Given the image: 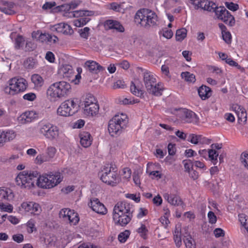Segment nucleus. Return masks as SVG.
<instances>
[{"mask_svg": "<svg viewBox=\"0 0 248 248\" xmlns=\"http://www.w3.org/2000/svg\"><path fill=\"white\" fill-rule=\"evenodd\" d=\"M134 207L132 204L125 201L118 202L114 206L112 218L115 225L125 226L133 217Z\"/></svg>", "mask_w": 248, "mask_h": 248, "instance_id": "nucleus-1", "label": "nucleus"}, {"mask_svg": "<svg viewBox=\"0 0 248 248\" xmlns=\"http://www.w3.org/2000/svg\"><path fill=\"white\" fill-rule=\"evenodd\" d=\"M71 92V85L65 81H61L52 84L47 89V96L54 101L67 96Z\"/></svg>", "mask_w": 248, "mask_h": 248, "instance_id": "nucleus-2", "label": "nucleus"}, {"mask_svg": "<svg viewBox=\"0 0 248 248\" xmlns=\"http://www.w3.org/2000/svg\"><path fill=\"white\" fill-rule=\"evenodd\" d=\"M157 19V16L155 12L146 8L139 10L135 16V22L145 28L156 25Z\"/></svg>", "mask_w": 248, "mask_h": 248, "instance_id": "nucleus-3", "label": "nucleus"}, {"mask_svg": "<svg viewBox=\"0 0 248 248\" xmlns=\"http://www.w3.org/2000/svg\"><path fill=\"white\" fill-rule=\"evenodd\" d=\"M62 180V177L59 172L44 173L37 176L36 185L43 189H50L59 184Z\"/></svg>", "mask_w": 248, "mask_h": 248, "instance_id": "nucleus-4", "label": "nucleus"}, {"mask_svg": "<svg viewBox=\"0 0 248 248\" xmlns=\"http://www.w3.org/2000/svg\"><path fill=\"white\" fill-rule=\"evenodd\" d=\"M38 173L37 171H20L15 179L16 184L21 188L30 189L35 186Z\"/></svg>", "mask_w": 248, "mask_h": 248, "instance_id": "nucleus-5", "label": "nucleus"}, {"mask_svg": "<svg viewBox=\"0 0 248 248\" xmlns=\"http://www.w3.org/2000/svg\"><path fill=\"white\" fill-rule=\"evenodd\" d=\"M28 86V83L24 78L16 77L10 79L7 85L4 88L5 93L14 95L24 92Z\"/></svg>", "mask_w": 248, "mask_h": 248, "instance_id": "nucleus-6", "label": "nucleus"}, {"mask_svg": "<svg viewBox=\"0 0 248 248\" xmlns=\"http://www.w3.org/2000/svg\"><path fill=\"white\" fill-rule=\"evenodd\" d=\"M38 134L49 140H57L60 136V129L56 125L48 122L39 123L38 128Z\"/></svg>", "mask_w": 248, "mask_h": 248, "instance_id": "nucleus-7", "label": "nucleus"}, {"mask_svg": "<svg viewBox=\"0 0 248 248\" xmlns=\"http://www.w3.org/2000/svg\"><path fill=\"white\" fill-rule=\"evenodd\" d=\"M78 110L77 103L74 98H70L62 102L57 110L58 115L68 117L75 114Z\"/></svg>", "mask_w": 248, "mask_h": 248, "instance_id": "nucleus-8", "label": "nucleus"}, {"mask_svg": "<svg viewBox=\"0 0 248 248\" xmlns=\"http://www.w3.org/2000/svg\"><path fill=\"white\" fill-rule=\"evenodd\" d=\"M115 169L110 167H105L102 170L100 179L108 185L115 186L120 182V178Z\"/></svg>", "mask_w": 248, "mask_h": 248, "instance_id": "nucleus-9", "label": "nucleus"}, {"mask_svg": "<svg viewBox=\"0 0 248 248\" xmlns=\"http://www.w3.org/2000/svg\"><path fill=\"white\" fill-rule=\"evenodd\" d=\"M215 12L217 17L226 24L231 27L234 25V17L224 7H217L215 10Z\"/></svg>", "mask_w": 248, "mask_h": 248, "instance_id": "nucleus-10", "label": "nucleus"}, {"mask_svg": "<svg viewBox=\"0 0 248 248\" xmlns=\"http://www.w3.org/2000/svg\"><path fill=\"white\" fill-rule=\"evenodd\" d=\"M59 217L64 221H68L71 225H76L79 220L78 214L69 208L62 209L59 212Z\"/></svg>", "mask_w": 248, "mask_h": 248, "instance_id": "nucleus-11", "label": "nucleus"}, {"mask_svg": "<svg viewBox=\"0 0 248 248\" xmlns=\"http://www.w3.org/2000/svg\"><path fill=\"white\" fill-rule=\"evenodd\" d=\"M56 152L57 149L55 147L48 146L45 154H39L36 156L35 162L37 164H41L44 162L50 161L55 157Z\"/></svg>", "mask_w": 248, "mask_h": 248, "instance_id": "nucleus-12", "label": "nucleus"}, {"mask_svg": "<svg viewBox=\"0 0 248 248\" xmlns=\"http://www.w3.org/2000/svg\"><path fill=\"white\" fill-rule=\"evenodd\" d=\"M32 37L42 43H55L58 40V38L55 35H51L47 33H42L40 31H34L32 33Z\"/></svg>", "mask_w": 248, "mask_h": 248, "instance_id": "nucleus-13", "label": "nucleus"}, {"mask_svg": "<svg viewBox=\"0 0 248 248\" xmlns=\"http://www.w3.org/2000/svg\"><path fill=\"white\" fill-rule=\"evenodd\" d=\"M20 209L33 215H38L41 211L39 204L32 202H23L21 205Z\"/></svg>", "mask_w": 248, "mask_h": 248, "instance_id": "nucleus-14", "label": "nucleus"}, {"mask_svg": "<svg viewBox=\"0 0 248 248\" xmlns=\"http://www.w3.org/2000/svg\"><path fill=\"white\" fill-rule=\"evenodd\" d=\"M230 109L235 113L239 123H244L247 122V113L243 106L238 104H233L232 105Z\"/></svg>", "mask_w": 248, "mask_h": 248, "instance_id": "nucleus-15", "label": "nucleus"}, {"mask_svg": "<svg viewBox=\"0 0 248 248\" xmlns=\"http://www.w3.org/2000/svg\"><path fill=\"white\" fill-rule=\"evenodd\" d=\"M89 205L93 211L97 214L104 215L108 212V210L105 206L97 198L91 199Z\"/></svg>", "mask_w": 248, "mask_h": 248, "instance_id": "nucleus-16", "label": "nucleus"}, {"mask_svg": "<svg viewBox=\"0 0 248 248\" xmlns=\"http://www.w3.org/2000/svg\"><path fill=\"white\" fill-rule=\"evenodd\" d=\"M38 117V113L35 111L31 110L22 113L18 118V120L21 124H26L37 120Z\"/></svg>", "mask_w": 248, "mask_h": 248, "instance_id": "nucleus-17", "label": "nucleus"}, {"mask_svg": "<svg viewBox=\"0 0 248 248\" xmlns=\"http://www.w3.org/2000/svg\"><path fill=\"white\" fill-rule=\"evenodd\" d=\"M51 30L65 35H71L74 33L72 27L65 23H60L54 25L51 27Z\"/></svg>", "mask_w": 248, "mask_h": 248, "instance_id": "nucleus-18", "label": "nucleus"}, {"mask_svg": "<svg viewBox=\"0 0 248 248\" xmlns=\"http://www.w3.org/2000/svg\"><path fill=\"white\" fill-rule=\"evenodd\" d=\"M86 11H78L74 12V16H80L78 18L74 20L73 23L74 26L77 27H81L86 25L90 20L89 17L82 16V15L86 14Z\"/></svg>", "mask_w": 248, "mask_h": 248, "instance_id": "nucleus-19", "label": "nucleus"}, {"mask_svg": "<svg viewBox=\"0 0 248 248\" xmlns=\"http://www.w3.org/2000/svg\"><path fill=\"white\" fill-rule=\"evenodd\" d=\"M15 195L12 189L7 187L0 188V202H10L14 199Z\"/></svg>", "mask_w": 248, "mask_h": 248, "instance_id": "nucleus-20", "label": "nucleus"}, {"mask_svg": "<svg viewBox=\"0 0 248 248\" xmlns=\"http://www.w3.org/2000/svg\"><path fill=\"white\" fill-rule=\"evenodd\" d=\"M84 67L94 74H98L100 72L104 71L105 68L94 61L89 60L84 63Z\"/></svg>", "mask_w": 248, "mask_h": 248, "instance_id": "nucleus-21", "label": "nucleus"}, {"mask_svg": "<svg viewBox=\"0 0 248 248\" xmlns=\"http://www.w3.org/2000/svg\"><path fill=\"white\" fill-rule=\"evenodd\" d=\"M124 129L121 126V124L114 122L112 119H111L108 123V131L112 137H114L120 135Z\"/></svg>", "mask_w": 248, "mask_h": 248, "instance_id": "nucleus-22", "label": "nucleus"}, {"mask_svg": "<svg viewBox=\"0 0 248 248\" xmlns=\"http://www.w3.org/2000/svg\"><path fill=\"white\" fill-rule=\"evenodd\" d=\"M59 74L63 78L71 80V78L74 76V71L71 65L65 64L59 69Z\"/></svg>", "mask_w": 248, "mask_h": 248, "instance_id": "nucleus-23", "label": "nucleus"}, {"mask_svg": "<svg viewBox=\"0 0 248 248\" xmlns=\"http://www.w3.org/2000/svg\"><path fill=\"white\" fill-rule=\"evenodd\" d=\"M104 26L107 29L115 30L116 31L119 32L124 31V28L123 26L116 20H108L105 21Z\"/></svg>", "mask_w": 248, "mask_h": 248, "instance_id": "nucleus-24", "label": "nucleus"}, {"mask_svg": "<svg viewBox=\"0 0 248 248\" xmlns=\"http://www.w3.org/2000/svg\"><path fill=\"white\" fill-rule=\"evenodd\" d=\"M78 136L82 146L87 148L91 145L93 139L90 133L86 131H81L79 133Z\"/></svg>", "mask_w": 248, "mask_h": 248, "instance_id": "nucleus-25", "label": "nucleus"}, {"mask_svg": "<svg viewBox=\"0 0 248 248\" xmlns=\"http://www.w3.org/2000/svg\"><path fill=\"white\" fill-rule=\"evenodd\" d=\"M163 197L171 205L178 206L182 203V201L180 197L176 194L165 193Z\"/></svg>", "mask_w": 248, "mask_h": 248, "instance_id": "nucleus-26", "label": "nucleus"}, {"mask_svg": "<svg viewBox=\"0 0 248 248\" xmlns=\"http://www.w3.org/2000/svg\"><path fill=\"white\" fill-rule=\"evenodd\" d=\"M143 80L147 90L156 83L155 76L151 72L144 73Z\"/></svg>", "mask_w": 248, "mask_h": 248, "instance_id": "nucleus-27", "label": "nucleus"}, {"mask_svg": "<svg viewBox=\"0 0 248 248\" xmlns=\"http://www.w3.org/2000/svg\"><path fill=\"white\" fill-rule=\"evenodd\" d=\"M114 122L118 123L119 125L123 128H125L128 122V119L127 115L123 113L116 114L112 118Z\"/></svg>", "mask_w": 248, "mask_h": 248, "instance_id": "nucleus-28", "label": "nucleus"}, {"mask_svg": "<svg viewBox=\"0 0 248 248\" xmlns=\"http://www.w3.org/2000/svg\"><path fill=\"white\" fill-rule=\"evenodd\" d=\"M83 108L85 114L89 116H95L98 113L99 106L97 103L89 106L83 107Z\"/></svg>", "mask_w": 248, "mask_h": 248, "instance_id": "nucleus-29", "label": "nucleus"}, {"mask_svg": "<svg viewBox=\"0 0 248 248\" xmlns=\"http://www.w3.org/2000/svg\"><path fill=\"white\" fill-rule=\"evenodd\" d=\"M198 91L200 97L203 100L209 98L212 95L211 89L206 85L200 87Z\"/></svg>", "mask_w": 248, "mask_h": 248, "instance_id": "nucleus-30", "label": "nucleus"}, {"mask_svg": "<svg viewBox=\"0 0 248 248\" xmlns=\"http://www.w3.org/2000/svg\"><path fill=\"white\" fill-rule=\"evenodd\" d=\"M164 90L163 84L159 82L157 84L155 83L147 90L148 93L150 94H153L155 96H160L162 95V93Z\"/></svg>", "mask_w": 248, "mask_h": 248, "instance_id": "nucleus-31", "label": "nucleus"}, {"mask_svg": "<svg viewBox=\"0 0 248 248\" xmlns=\"http://www.w3.org/2000/svg\"><path fill=\"white\" fill-rule=\"evenodd\" d=\"M181 232V225L177 224L176 225L175 229L173 232V240L176 246L179 248L182 245V236Z\"/></svg>", "mask_w": 248, "mask_h": 248, "instance_id": "nucleus-32", "label": "nucleus"}, {"mask_svg": "<svg viewBox=\"0 0 248 248\" xmlns=\"http://www.w3.org/2000/svg\"><path fill=\"white\" fill-rule=\"evenodd\" d=\"M218 27L221 31L223 39L226 43H230L232 40V35L230 31H227L226 27L222 23H219Z\"/></svg>", "mask_w": 248, "mask_h": 248, "instance_id": "nucleus-33", "label": "nucleus"}, {"mask_svg": "<svg viewBox=\"0 0 248 248\" xmlns=\"http://www.w3.org/2000/svg\"><path fill=\"white\" fill-rule=\"evenodd\" d=\"M31 81L34 84V87L37 89L40 88L44 83L43 78L39 74H33L31 76Z\"/></svg>", "mask_w": 248, "mask_h": 248, "instance_id": "nucleus-34", "label": "nucleus"}, {"mask_svg": "<svg viewBox=\"0 0 248 248\" xmlns=\"http://www.w3.org/2000/svg\"><path fill=\"white\" fill-rule=\"evenodd\" d=\"M195 9L202 8L207 11H211L210 2L208 0H198L196 4H193Z\"/></svg>", "mask_w": 248, "mask_h": 248, "instance_id": "nucleus-35", "label": "nucleus"}, {"mask_svg": "<svg viewBox=\"0 0 248 248\" xmlns=\"http://www.w3.org/2000/svg\"><path fill=\"white\" fill-rule=\"evenodd\" d=\"M185 118L184 120L187 123H193L196 121V114L191 110L184 109Z\"/></svg>", "mask_w": 248, "mask_h": 248, "instance_id": "nucleus-36", "label": "nucleus"}, {"mask_svg": "<svg viewBox=\"0 0 248 248\" xmlns=\"http://www.w3.org/2000/svg\"><path fill=\"white\" fill-rule=\"evenodd\" d=\"M97 103V101L95 97L93 94L88 93L85 96L83 99L82 106L85 107Z\"/></svg>", "mask_w": 248, "mask_h": 248, "instance_id": "nucleus-37", "label": "nucleus"}, {"mask_svg": "<svg viewBox=\"0 0 248 248\" xmlns=\"http://www.w3.org/2000/svg\"><path fill=\"white\" fill-rule=\"evenodd\" d=\"M218 153L214 149H208L207 160H210L214 165H216L218 162Z\"/></svg>", "mask_w": 248, "mask_h": 248, "instance_id": "nucleus-38", "label": "nucleus"}, {"mask_svg": "<svg viewBox=\"0 0 248 248\" xmlns=\"http://www.w3.org/2000/svg\"><path fill=\"white\" fill-rule=\"evenodd\" d=\"M5 142L14 140L16 137V132L12 130L1 131Z\"/></svg>", "mask_w": 248, "mask_h": 248, "instance_id": "nucleus-39", "label": "nucleus"}, {"mask_svg": "<svg viewBox=\"0 0 248 248\" xmlns=\"http://www.w3.org/2000/svg\"><path fill=\"white\" fill-rule=\"evenodd\" d=\"M130 91L131 93L136 96L140 97H142L143 96V91L138 87L136 85V83L133 81H132L131 83Z\"/></svg>", "mask_w": 248, "mask_h": 248, "instance_id": "nucleus-40", "label": "nucleus"}, {"mask_svg": "<svg viewBox=\"0 0 248 248\" xmlns=\"http://www.w3.org/2000/svg\"><path fill=\"white\" fill-rule=\"evenodd\" d=\"M238 218L241 226L248 232V216L245 214H239L238 215Z\"/></svg>", "mask_w": 248, "mask_h": 248, "instance_id": "nucleus-41", "label": "nucleus"}, {"mask_svg": "<svg viewBox=\"0 0 248 248\" xmlns=\"http://www.w3.org/2000/svg\"><path fill=\"white\" fill-rule=\"evenodd\" d=\"M184 242L186 248H196L195 242L191 236H187V237L184 239Z\"/></svg>", "mask_w": 248, "mask_h": 248, "instance_id": "nucleus-42", "label": "nucleus"}, {"mask_svg": "<svg viewBox=\"0 0 248 248\" xmlns=\"http://www.w3.org/2000/svg\"><path fill=\"white\" fill-rule=\"evenodd\" d=\"M187 31L184 28L177 30L176 32V39L177 41L183 40L186 36Z\"/></svg>", "mask_w": 248, "mask_h": 248, "instance_id": "nucleus-43", "label": "nucleus"}, {"mask_svg": "<svg viewBox=\"0 0 248 248\" xmlns=\"http://www.w3.org/2000/svg\"><path fill=\"white\" fill-rule=\"evenodd\" d=\"M27 231L28 233H31L34 231H36L35 227V221L34 220L31 219L26 223Z\"/></svg>", "mask_w": 248, "mask_h": 248, "instance_id": "nucleus-44", "label": "nucleus"}, {"mask_svg": "<svg viewBox=\"0 0 248 248\" xmlns=\"http://www.w3.org/2000/svg\"><path fill=\"white\" fill-rule=\"evenodd\" d=\"M240 161L244 167L248 170V151L244 152L241 154Z\"/></svg>", "mask_w": 248, "mask_h": 248, "instance_id": "nucleus-45", "label": "nucleus"}, {"mask_svg": "<svg viewBox=\"0 0 248 248\" xmlns=\"http://www.w3.org/2000/svg\"><path fill=\"white\" fill-rule=\"evenodd\" d=\"M181 76L186 80L190 82H194L195 81V76L194 74L188 72H182Z\"/></svg>", "mask_w": 248, "mask_h": 248, "instance_id": "nucleus-46", "label": "nucleus"}, {"mask_svg": "<svg viewBox=\"0 0 248 248\" xmlns=\"http://www.w3.org/2000/svg\"><path fill=\"white\" fill-rule=\"evenodd\" d=\"M24 37L21 35H18L15 39V48L19 49L22 47L25 43Z\"/></svg>", "mask_w": 248, "mask_h": 248, "instance_id": "nucleus-47", "label": "nucleus"}, {"mask_svg": "<svg viewBox=\"0 0 248 248\" xmlns=\"http://www.w3.org/2000/svg\"><path fill=\"white\" fill-rule=\"evenodd\" d=\"M137 232L143 239L147 238L148 230L144 224H141V226L137 229Z\"/></svg>", "mask_w": 248, "mask_h": 248, "instance_id": "nucleus-48", "label": "nucleus"}, {"mask_svg": "<svg viewBox=\"0 0 248 248\" xmlns=\"http://www.w3.org/2000/svg\"><path fill=\"white\" fill-rule=\"evenodd\" d=\"M13 209V206L10 204L4 203V202H0V211L7 212L11 213Z\"/></svg>", "mask_w": 248, "mask_h": 248, "instance_id": "nucleus-49", "label": "nucleus"}, {"mask_svg": "<svg viewBox=\"0 0 248 248\" xmlns=\"http://www.w3.org/2000/svg\"><path fill=\"white\" fill-rule=\"evenodd\" d=\"M130 234V232L129 231L125 230L119 234L118 240L121 243H124L129 237Z\"/></svg>", "mask_w": 248, "mask_h": 248, "instance_id": "nucleus-50", "label": "nucleus"}, {"mask_svg": "<svg viewBox=\"0 0 248 248\" xmlns=\"http://www.w3.org/2000/svg\"><path fill=\"white\" fill-rule=\"evenodd\" d=\"M123 178L124 179L125 181H128L129 179L131 178V170L129 168H124L122 170V174Z\"/></svg>", "mask_w": 248, "mask_h": 248, "instance_id": "nucleus-51", "label": "nucleus"}, {"mask_svg": "<svg viewBox=\"0 0 248 248\" xmlns=\"http://www.w3.org/2000/svg\"><path fill=\"white\" fill-rule=\"evenodd\" d=\"M123 104L129 105V104H134L140 102V100L138 99H135L133 97L130 98H124L120 101Z\"/></svg>", "mask_w": 248, "mask_h": 248, "instance_id": "nucleus-52", "label": "nucleus"}, {"mask_svg": "<svg viewBox=\"0 0 248 248\" xmlns=\"http://www.w3.org/2000/svg\"><path fill=\"white\" fill-rule=\"evenodd\" d=\"M208 69L210 73H215L217 75H220L222 73L221 69L216 66L210 65L208 66Z\"/></svg>", "mask_w": 248, "mask_h": 248, "instance_id": "nucleus-53", "label": "nucleus"}, {"mask_svg": "<svg viewBox=\"0 0 248 248\" xmlns=\"http://www.w3.org/2000/svg\"><path fill=\"white\" fill-rule=\"evenodd\" d=\"M90 28L86 27L79 31V34L81 37L87 39L89 37Z\"/></svg>", "mask_w": 248, "mask_h": 248, "instance_id": "nucleus-54", "label": "nucleus"}, {"mask_svg": "<svg viewBox=\"0 0 248 248\" xmlns=\"http://www.w3.org/2000/svg\"><path fill=\"white\" fill-rule=\"evenodd\" d=\"M225 4L228 9L232 11H236L239 8L238 5L232 2H226Z\"/></svg>", "mask_w": 248, "mask_h": 248, "instance_id": "nucleus-55", "label": "nucleus"}, {"mask_svg": "<svg viewBox=\"0 0 248 248\" xmlns=\"http://www.w3.org/2000/svg\"><path fill=\"white\" fill-rule=\"evenodd\" d=\"M209 222L211 224H215L217 221V218L214 213L209 211L207 214Z\"/></svg>", "mask_w": 248, "mask_h": 248, "instance_id": "nucleus-56", "label": "nucleus"}, {"mask_svg": "<svg viewBox=\"0 0 248 248\" xmlns=\"http://www.w3.org/2000/svg\"><path fill=\"white\" fill-rule=\"evenodd\" d=\"M199 137L200 135L191 134L189 135L188 140L193 144H199Z\"/></svg>", "mask_w": 248, "mask_h": 248, "instance_id": "nucleus-57", "label": "nucleus"}, {"mask_svg": "<svg viewBox=\"0 0 248 248\" xmlns=\"http://www.w3.org/2000/svg\"><path fill=\"white\" fill-rule=\"evenodd\" d=\"M23 98L25 100L32 101L36 99V95L34 93H29L24 94L23 96Z\"/></svg>", "mask_w": 248, "mask_h": 248, "instance_id": "nucleus-58", "label": "nucleus"}, {"mask_svg": "<svg viewBox=\"0 0 248 248\" xmlns=\"http://www.w3.org/2000/svg\"><path fill=\"white\" fill-rule=\"evenodd\" d=\"M13 7V4L11 3L10 4V6L9 7H3L2 8V12H3L4 13L12 15H13L15 13V12L14 10H12V8Z\"/></svg>", "mask_w": 248, "mask_h": 248, "instance_id": "nucleus-59", "label": "nucleus"}, {"mask_svg": "<svg viewBox=\"0 0 248 248\" xmlns=\"http://www.w3.org/2000/svg\"><path fill=\"white\" fill-rule=\"evenodd\" d=\"M184 165L185 171L187 172L193 169V164L190 160L184 161Z\"/></svg>", "mask_w": 248, "mask_h": 248, "instance_id": "nucleus-60", "label": "nucleus"}, {"mask_svg": "<svg viewBox=\"0 0 248 248\" xmlns=\"http://www.w3.org/2000/svg\"><path fill=\"white\" fill-rule=\"evenodd\" d=\"M211 142V140L206 137L200 135L199 139V144H209Z\"/></svg>", "mask_w": 248, "mask_h": 248, "instance_id": "nucleus-61", "label": "nucleus"}, {"mask_svg": "<svg viewBox=\"0 0 248 248\" xmlns=\"http://www.w3.org/2000/svg\"><path fill=\"white\" fill-rule=\"evenodd\" d=\"M45 58L47 61L51 63L54 62L55 60L54 54L50 51H48L46 53Z\"/></svg>", "mask_w": 248, "mask_h": 248, "instance_id": "nucleus-62", "label": "nucleus"}, {"mask_svg": "<svg viewBox=\"0 0 248 248\" xmlns=\"http://www.w3.org/2000/svg\"><path fill=\"white\" fill-rule=\"evenodd\" d=\"M214 233L216 237L218 238L224 236L225 235V232L223 230H222L221 228H216L214 231Z\"/></svg>", "mask_w": 248, "mask_h": 248, "instance_id": "nucleus-63", "label": "nucleus"}, {"mask_svg": "<svg viewBox=\"0 0 248 248\" xmlns=\"http://www.w3.org/2000/svg\"><path fill=\"white\" fill-rule=\"evenodd\" d=\"M12 238L14 241L18 243L22 242L24 240L23 235L20 233L13 235Z\"/></svg>", "mask_w": 248, "mask_h": 248, "instance_id": "nucleus-64", "label": "nucleus"}]
</instances>
